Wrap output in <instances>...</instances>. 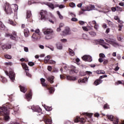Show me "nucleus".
I'll return each mask as SVG.
<instances>
[{
    "label": "nucleus",
    "instance_id": "nucleus-47",
    "mask_svg": "<svg viewBox=\"0 0 124 124\" xmlns=\"http://www.w3.org/2000/svg\"><path fill=\"white\" fill-rule=\"evenodd\" d=\"M53 20H55V17H52V19H47V20L50 22V23H51L52 24H54V21H53Z\"/></svg>",
    "mask_w": 124,
    "mask_h": 124
},
{
    "label": "nucleus",
    "instance_id": "nucleus-25",
    "mask_svg": "<svg viewBox=\"0 0 124 124\" xmlns=\"http://www.w3.org/2000/svg\"><path fill=\"white\" fill-rule=\"evenodd\" d=\"M26 98L27 101H30L31 99V93H30L26 95Z\"/></svg>",
    "mask_w": 124,
    "mask_h": 124
},
{
    "label": "nucleus",
    "instance_id": "nucleus-46",
    "mask_svg": "<svg viewBox=\"0 0 124 124\" xmlns=\"http://www.w3.org/2000/svg\"><path fill=\"white\" fill-rule=\"evenodd\" d=\"M5 58L6 59H10L12 57L11 55H9V54H6V55H5Z\"/></svg>",
    "mask_w": 124,
    "mask_h": 124
},
{
    "label": "nucleus",
    "instance_id": "nucleus-6",
    "mask_svg": "<svg viewBox=\"0 0 124 124\" xmlns=\"http://www.w3.org/2000/svg\"><path fill=\"white\" fill-rule=\"evenodd\" d=\"M7 108L8 109H10V110L14 111V112H13V114H16V112H17L19 109H17V108L18 106H15V104L14 103L9 104L7 106Z\"/></svg>",
    "mask_w": 124,
    "mask_h": 124
},
{
    "label": "nucleus",
    "instance_id": "nucleus-43",
    "mask_svg": "<svg viewBox=\"0 0 124 124\" xmlns=\"http://www.w3.org/2000/svg\"><path fill=\"white\" fill-rule=\"evenodd\" d=\"M47 63H49L50 64H55L56 63V61L53 60H49Z\"/></svg>",
    "mask_w": 124,
    "mask_h": 124
},
{
    "label": "nucleus",
    "instance_id": "nucleus-20",
    "mask_svg": "<svg viewBox=\"0 0 124 124\" xmlns=\"http://www.w3.org/2000/svg\"><path fill=\"white\" fill-rule=\"evenodd\" d=\"M55 78V77L54 76H50L47 78V80L48 81V82H50L51 84H53L54 83V79Z\"/></svg>",
    "mask_w": 124,
    "mask_h": 124
},
{
    "label": "nucleus",
    "instance_id": "nucleus-24",
    "mask_svg": "<svg viewBox=\"0 0 124 124\" xmlns=\"http://www.w3.org/2000/svg\"><path fill=\"white\" fill-rule=\"evenodd\" d=\"M56 47L58 50H62V45L60 42L57 43Z\"/></svg>",
    "mask_w": 124,
    "mask_h": 124
},
{
    "label": "nucleus",
    "instance_id": "nucleus-2",
    "mask_svg": "<svg viewBox=\"0 0 124 124\" xmlns=\"http://www.w3.org/2000/svg\"><path fill=\"white\" fill-rule=\"evenodd\" d=\"M8 115H9V110H7L6 107L0 108V116H4V119L6 122L10 119Z\"/></svg>",
    "mask_w": 124,
    "mask_h": 124
},
{
    "label": "nucleus",
    "instance_id": "nucleus-52",
    "mask_svg": "<svg viewBox=\"0 0 124 124\" xmlns=\"http://www.w3.org/2000/svg\"><path fill=\"white\" fill-rule=\"evenodd\" d=\"M116 9L117 10V11H120L122 12L123 11V8L120 7H116Z\"/></svg>",
    "mask_w": 124,
    "mask_h": 124
},
{
    "label": "nucleus",
    "instance_id": "nucleus-36",
    "mask_svg": "<svg viewBox=\"0 0 124 124\" xmlns=\"http://www.w3.org/2000/svg\"><path fill=\"white\" fill-rule=\"evenodd\" d=\"M9 24H10V25H12V26H16V22H13L12 20L11 19H9L8 21Z\"/></svg>",
    "mask_w": 124,
    "mask_h": 124
},
{
    "label": "nucleus",
    "instance_id": "nucleus-17",
    "mask_svg": "<svg viewBox=\"0 0 124 124\" xmlns=\"http://www.w3.org/2000/svg\"><path fill=\"white\" fill-rule=\"evenodd\" d=\"M44 120L46 124H52V120L48 118L47 116L44 117Z\"/></svg>",
    "mask_w": 124,
    "mask_h": 124
},
{
    "label": "nucleus",
    "instance_id": "nucleus-8",
    "mask_svg": "<svg viewBox=\"0 0 124 124\" xmlns=\"http://www.w3.org/2000/svg\"><path fill=\"white\" fill-rule=\"evenodd\" d=\"M106 42H108V43H109V44H111V45H112L114 47H117V46H119V44L117 43L115 39H106Z\"/></svg>",
    "mask_w": 124,
    "mask_h": 124
},
{
    "label": "nucleus",
    "instance_id": "nucleus-3",
    "mask_svg": "<svg viewBox=\"0 0 124 124\" xmlns=\"http://www.w3.org/2000/svg\"><path fill=\"white\" fill-rule=\"evenodd\" d=\"M3 8L6 14H12L13 13L12 9H11V6H10L9 3L7 2L5 3Z\"/></svg>",
    "mask_w": 124,
    "mask_h": 124
},
{
    "label": "nucleus",
    "instance_id": "nucleus-63",
    "mask_svg": "<svg viewBox=\"0 0 124 124\" xmlns=\"http://www.w3.org/2000/svg\"><path fill=\"white\" fill-rule=\"evenodd\" d=\"M102 27L103 29H106L107 28V25L105 23L102 24Z\"/></svg>",
    "mask_w": 124,
    "mask_h": 124
},
{
    "label": "nucleus",
    "instance_id": "nucleus-49",
    "mask_svg": "<svg viewBox=\"0 0 124 124\" xmlns=\"http://www.w3.org/2000/svg\"><path fill=\"white\" fill-rule=\"evenodd\" d=\"M28 65L30 66H33V65H34V63L33 62H28Z\"/></svg>",
    "mask_w": 124,
    "mask_h": 124
},
{
    "label": "nucleus",
    "instance_id": "nucleus-26",
    "mask_svg": "<svg viewBox=\"0 0 124 124\" xmlns=\"http://www.w3.org/2000/svg\"><path fill=\"white\" fill-rule=\"evenodd\" d=\"M81 10H82V11H90L91 9H90L89 6H86L85 7L82 6L81 7Z\"/></svg>",
    "mask_w": 124,
    "mask_h": 124
},
{
    "label": "nucleus",
    "instance_id": "nucleus-60",
    "mask_svg": "<svg viewBox=\"0 0 124 124\" xmlns=\"http://www.w3.org/2000/svg\"><path fill=\"white\" fill-rule=\"evenodd\" d=\"M91 7L94 9V10H98V9H97L96 8H95V7L94 6V5H91Z\"/></svg>",
    "mask_w": 124,
    "mask_h": 124
},
{
    "label": "nucleus",
    "instance_id": "nucleus-22",
    "mask_svg": "<svg viewBox=\"0 0 124 124\" xmlns=\"http://www.w3.org/2000/svg\"><path fill=\"white\" fill-rule=\"evenodd\" d=\"M24 33L25 37H28L30 35V31H29V29H25Z\"/></svg>",
    "mask_w": 124,
    "mask_h": 124
},
{
    "label": "nucleus",
    "instance_id": "nucleus-31",
    "mask_svg": "<svg viewBox=\"0 0 124 124\" xmlns=\"http://www.w3.org/2000/svg\"><path fill=\"white\" fill-rule=\"evenodd\" d=\"M19 88L20 91L22 92V93H25L27 92V88H26L25 87L20 86Z\"/></svg>",
    "mask_w": 124,
    "mask_h": 124
},
{
    "label": "nucleus",
    "instance_id": "nucleus-41",
    "mask_svg": "<svg viewBox=\"0 0 124 124\" xmlns=\"http://www.w3.org/2000/svg\"><path fill=\"white\" fill-rule=\"evenodd\" d=\"M70 74H73V73H78V70L76 69L71 70L70 71Z\"/></svg>",
    "mask_w": 124,
    "mask_h": 124
},
{
    "label": "nucleus",
    "instance_id": "nucleus-61",
    "mask_svg": "<svg viewBox=\"0 0 124 124\" xmlns=\"http://www.w3.org/2000/svg\"><path fill=\"white\" fill-rule=\"evenodd\" d=\"M116 10H117V8L116 7L111 8V11H112L113 12H115V11H116Z\"/></svg>",
    "mask_w": 124,
    "mask_h": 124
},
{
    "label": "nucleus",
    "instance_id": "nucleus-30",
    "mask_svg": "<svg viewBox=\"0 0 124 124\" xmlns=\"http://www.w3.org/2000/svg\"><path fill=\"white\" fill-rule=\"evenodd\" d=\"M67 80H69L70 81H75L76 80V78L74 77H70L69 76H67Z\"/></svg>",
    "mask_w": 124,
    "mask_h": 124
},
{
    "label": "nucleus",
    "instance_id": "nucleus-56",
    "mask_svg": "<svg viewBox=\"0 0 124 124\" xmlns=\"http://www.w3.org/2000/svg\"><path fill=\"white\" fill-rule=\"evenodd\" d=\"M46 47L47 48H48L49 49H50V50H51V51H54V50H55V48H54V47H53V46H46Z\"/></svg>",
    "mask_w": 124,
    "mask_h": 124
},
{
    "label": "nucleus",
    "instance_id": "nucleus-32",
    "mask_svg": "<svg viewBox=\"0 0 124 124\" xmlns=\"http://www.w3.org/2000/svg\"><path fill=\"white\" fill-rule=\"evenodd\" d=\"M0 30H1L2 31H4V30H5V26L1 21H0Z\"/></svg>",
    "mask_w": 124,
    "mask_h": 124
},
{
    "label": "nucleus",
    "instance_id": "nucleus-28",
    "mask_svg": "<svg viewBox=\"0 0 124 124\" xmlns=\"http://www.w3.org/2000/svg\"><path fill=\"white\" fill-rule=\"evenodd\" d=\"M22 65L23 67V68L25 70V71H29V67H28V65H27V64L25 63H22Z\"/></svg>",
    "mask_w": 124,
    "mask_h": 124
},
{
    "label": "nucleus",
    "instance_id": "nucleus-1",
    "mask_svg": "<svg viewBox=\"0 0 124 124\" xmlns=\"http://www.w3.org/2000/svg\"><path fill=\"white\" fill-rule=\"evenodd\" d=\"M42 31L45 35V39L49 40L54 38V31L53 29L45 28L43 29Z\"/></svg>",
    "mask_w": 124,
    "mask_h": 124
},
{
    "label": "nucleus",
    "instance_id": "nucleus-15",
    "mask_svg": "<svg viewBox=\"0 0 124 124\" xmlns=\"http://www.w3.org/2000/svg\"><path fill=\"white\" fill-rule=\"evenodd\" d=\"M31 38L32 41H36L41 38V36H39L36 33H33L31 36Z\"/></svg>",
    "mask_w": 124,
    "mask_h": 124
},
{
    "label": "nucleus",
    "instance_id": "nucleus-35",
    "mask_svg": "<svg viewBox=\"0 0 124 124\" xmlns=\"http://www.w3.org/2000/svg\"><path fill=\"white\" fill-rule=\"evenodd\" d=\"M31 11H27V18H31Z\"/></svg>",
    "mask_w": 124,
    "mask_h": 124
},
{
    "label": "nucleus",
    "instance_id": "nucleus-29",
    "mask_svg": "<svg viewBox=\"0 0 124 124\" xmlns=\"http://www.w3.org/2000/svg\"><path fill=\"white\" fill-rule=\"evenodd\" d=\"M50 59L51 56L50 55H47V56H46L44 60L45 63H48V62H49V61H50L49 60Z\"/></svg>",
    "mask_w": 124,
    "mask_h": 124
},
{
    "label": "nucleus",
    "instance_id": "nucleus-37",
    "mask_svg": "<svg viewBox=\"0 0 124 124\" xmlns=\"http://www.w3.org/2000/svg\"><path fill=\"white\" fill-rule=\"evenodd\" d=\"M57 13L59 17V18L61 19V20H62V19H63V16L62 15V14H61L60 11H57Z\"/></svg>",
    "mask_w": 124,
    "mask_h": 124
},
{
    "label": "nucleus",
    "instance_id": "nucleus-54",
    "mask_svg": "<svg viewBox=\"0 0 124 124\" xmlns=\"http://www.w3.org/2000/svg\"><path fill=\"white\" fill-rule=\"evenodd\" d=\"M57 7H59V8H64V7H65V6L63 5H57Z\"/></svg>",
    "mask_w": 124,
    "mask_h": 124
},
{
    "label": "nucleus",
    "instance_id": "nucleus-12",
    "mask_svg": "<svg viewBox=\"0 0 124 124\" xmlns=\"http://www.w3.org/2000/svg\"><path fill=\"white\" fill-rule=\"evenodd\" d=\"M13 34L14 36L12 35H11L9 33H6L5 35V36H6V37H10L11 39H13V40H16L17 38V34L16 33V31H13Z\"/></svg>",
    "mask_w": 124,
    "mask_h": 124
},
{
    "label": "nucleus",
    "instance_id": "nucleus-40",
    "mask_svg": "<svg viewBox=\"0 0 124 124\" xmlns=\"http://www.w3.org/2000/svg\"><path fill=\"white\" fill-rule=\"evenodd\" d=\"M13 6L14 7H15V8H14V11H15V12H17V11H18V5L15 4H14V5H13Z\"/></svg>",
    "mask_w": 124,
    "mask_h": 124
},
{
    "label": "nucleus",
    "instance_id": "nucleus-9",
    "mask_svg": "<svg viewBox=\"0 0 124 124\" xmlns=\"http://www.w3.org/2000/svg\"><path fill=\"white\" fill-rule=\"evenodd\" d=\"M107 117L108 119V120H109V121H113V124H119V118L117 117L114 118V116L113 115H107Z\"/></svg>",
    "mask_w": 124,
    "mask_h": 124
},
{
    "label": "nucleus",
    "instance_id": "nucleus-44",
    "mask_svg": "<svg viewBox=\"0 0 124 124\" xmlns=\"http://www.w3.org/2000/svg\"><path fill=\"white\" fill-rule=\"evenodd\" d=\"M83 115H84V116H87L89 118H92V114L86 112L83 113Z\"/></svg>",
    "mask_w": 124,
    "mask_h": 124
},
{
    "label": "nucleus",
    "instance_id": "nucleus-58",
    "mask_svg": "<svg viewBox=\"0 0 124 124\" xmlns=\"http://www.w3.org/2000/svg\"><path fill=\"white\" fill-rule=\"evenodd\" d=\"M86 22L83 21H79V24L81 25V26H83Z\"/></svg>",
    "mask_w": 124,
    "mask_h": 124
},
{
    "label": "nucleus",
    "instance_id": "nucleus-57",
    "mask_svg": "<svg viewBox=\"0 0 124 124\" xmlns=\"http://www.w3.org/2000/svg\"><path fill=\"white\" fill-rule=\"evenodd\" d=\"M119 29L118 31H122V28H123V24H120V25L119 24Z\"/></svg>",
    "mask_w": 124,
    "mask_h": 124
},
{
    "label": "nucleus",
    "instance_id": "nucleus-55",
    "mask_svg": "<svg viewBox=\"0 0 124 124\" xmlns=\"http://www.w3.org/2000/svg\"><path fill=\"white\" fill-rule=\"evenodd\" d=\"M69 15H71V16H72V17H76V15L75 14H73V13L71 12H69L68 13Z\"/></svg>",
    "mask_w": 124,
    "mask_h": 124
},
{
    "label": "nucleus",
    "instance_id": "nucleus-21",
    "mask_svg": "<svg viewBox=\"0 0 124 124\" xmlns=\"http://www.w3.org/2000/svg\"><path fill=\"white\" fill-rule=\"evenodd\" d=\"M45 4H46V5H47V6H48V7H49V8H51V9H54V8H55L54 7V4H53V3H52L45 2Z\"/></svg>",
    "mask_w": 124,
    "mask_h": 124
},
{
    "label": "nucleus",
    "instance_id": "nucleus-64",
    "mask_svg": "<svg viewBox=\"0 0 124 124\" xmlns=\"http://www.w3.org/2000/svg\"><path fill=\"white\" fill-rule=\"evenodd\" d=\"M103 63L104 64H107L108 63V60H104Z\"/></svg>",
    "mask_w": 124,
    "mask_h": 124
},
{
    "label": "nucleus",
    "instance_id": "nucleus-34",
    "mask_svg": "<svg viewBox=\"0 0 124 124\" xmlns=\"http://www.w3.org/2000/svg\"><path fill=\"white\" fill-rule=\"evenodd\" d=\"M69 52L70 56H73L75 55V53H74V51H73V50H72V49L70 48L69 49Z\"/></svg>",
    "mask_w": 124,
    "mask_h": 124
},
{
    "label": "nucleus",
    "instance_id": "nucleus-11",
    "mask_svg": "<svg viewBox=\"0 0 124 124\" xmlns=\"http://www.w3.org/2000/svg\"><path fill=\"white\" fill-rule=\"evenodd\" d=\"M107 77V75H106L100 76L99 79H97L94 81V85H95V86H97L99 85V84H101V83H102L103 81L101 79H103V78H106Z\"/></svg>",
    "mask_w": 124,
    "mask_h": 124
},
{
    "label": "nucleus",
    "instance_id": "nucleus-19",
    "mask_svg": "<svg viewBox=\"0 0 124 124\" xmlns=\"http://www.w3.org/2000/svg\"><path fill=\"white\" fill-rule=\"evenodd\" d=\"M69 31L70 29L68 27H66L63 31V35H66V34H69Z\"/></svg>",
    "mask_w": 124,
    "mask_h": 124
},
{
    "label": "nucleus",
    "instance_id": "nucleus-13",
    "mask_svg": "<svg viewBox=\"0 0 124 124\" xmlns=\"http://www.w3.org/2000/svg\"><path fill=\"white\" fill-rule=\"evenodd\" d=\"M82 59L85 62H93V58L90 55H85L82 57Z\"/></svg>",
    "mask_w": 124,
    "mask_h": 124
},
{
    "label": "nucleus",
    "instance_id": "nucleus-38",
    "mask_svg": "<svg viewBox=\"0 0 124 124\" xmlns=\"http://www.w3.org/2000/svg\"><path fill=\"white\" fill-rule=\"evenodd\" d=\"M89 34H90V35H91V36H95V35H96V33L95 32H94V31H91L90 32H89Z\"/></svg>",
    "mask_w": 124,
    "mask_h": 124
},
{
    "label": "nucleus",
    "instance_id": "nucleus-39",
    "mask_svg": "<svg viewBox=\"0 0 124 124\" xmlns=\"http://www.w3.org/2000/svg\"><path fill=\"white\" fill-rule=\"evenodd\" d=\"M35 33H36V34H37L38 35H39V36H41V33H40V31L39 30V29H37L35 31Z\"/></svg>",
    "mask_w": 124,
    "mask_h": 124
},
{
    "label": "nucleus",
    "instance_id": "nucleus-16",
    "mask_svg": "<svg viewBox=\"0 0 124 124\" xmlns=\"http://www.w3.org/2000/svg\"><path fill=\"white\" fill-rule=\"evenodd\" d=\"M78 122H80L81 124H85V123L86 122V120L84 118H80L78 116L75 120V123H78Z\"/></svg>",
    "mask_w": 124,
    "mask_h": 124
},
{
    "label": "nucleus",
    "instance_id": "nucleus-10",
    "mask_svg": "<svg viewBox=\"0 0 124 124\" xmlns=\"http://www.w3.org/2000/svg\"><path fill=\"white\" fill-rule=\"evenodd\" d=\"M40 15L41 16L40 19L42 21H46V15H47V12L46 11L42 10L40 12Z\"/></svg>",
    "mask_w": 124,
    "mask_h": 124
},
{
    "label": "nucleus",
    "instance_id": "nucleus-42",
    "mask_svg": "<svg viewBox=\"0 0 124 124\" xmlns=\"http://www.w3.org/2000/svg\"><path fill=\"white\" fill-rule=\"evenodd\" d=\"M114 19L115 20H117L118 21V22L120 24H122V23H123V22H122V21L120 20V19H119V17L118 16H114Z\"/></svg>",
    "mask_w": 124,
    "mask_h": 124
},
{
    "label": "nucleus",
    "instance_id": "nucleus-62",
    "mask_svg": "<svg viewBox=\"0 0 124 124\" xmlns=\"http://www.w3.org/2000/svg\"><path fill=\"white\" fill-rule=\"evenodd\" d=\"M86 74H87V75H92V74H93V73H92V72L90 71H86Z\"/></svg>",
    "mask_w": 124,
    "mask_h": 124
},
{
    "label": "nucleus",
    "instance_id": "nucleus-27",
    "mask_svg": "<svg viewBox=\"0 0 124 124\" xmlns=\"http://www.w3.org/2000/svg\"><path fill=\"white\" fill-rule=\"evenodd\" d=\"M78 82L79 84H81V83H86V82H88V78H85L83 79H78Z\"/></svg>",
    "mask_w": 124,
    "mask_h": 124
},
{
    "label": "nucleus",
    "instance_id": "nucleus-59",
    "mask_svg": "<svg viewBox=\"0 0 124 124\" xmlns=\"http://www.w3.org/2000/svg\"><path fill=\"white\" fill-rule=\"evenodd\" d=\"M104 109H109V106L108 105V104H106L104 105Z\"/></svg>",
    "mask_w": 124,
    "mask_h": 124
},
{
    "label": "nucleus",
    "instance_id": "nucleus-51",
    "mask_svg": "<svg viewBox=\"0 0 124 124\" xmlns=\"http://www.w3.org/2000/svg\"><path fill=\"white\" fill-rule=\"evenodd\" d=\"M60 41L63 43H65V42H67V40L66 39H62L60 40Z\"/></svg>",
    "mask_w": 124,
    "mask_h": 124
},
{
    "label": "nucleus",
    "instance_id": "nucleus-4",
    "mask_svg": "<svg viewBox=\"0 0 124 124\" xmlns=\"http://www.w3.org/2000/svg\"><path fill=\"white\" fill-rule=\"evenodd\" d=\"M41 83L43 87H46L47 88V90L49 91V93H53L55 92V89L54 88V87H50V88H48V85H47V84H46V83H45V79L41 78Z\"/></svg>",
    "mask_w": 124,
    "mask_h": 124
},
{
    "label": "nucleus",
    "instance_id": "nucleus-33",
    "mask_svg": "<svg viewBox=\"0 0 124 124\" xmlns=\"http://www.w3.org/2000/svg\"><path fill=\"white\" fill-rule=\"evenodd\" d=\"M44 108H45V109H46V111H48V112L50 111H52V107H48V106L44 105Z\"/></svg>",
    "mask_w": 124,
    "mask_h": 124
},
{
    "label": "nucleus",
    "instance_id": "nucleus-53",
    "mask_svg": "<svg viewBox=\"0 0 124 124\" xmlns=\"http://www.w3.org/2000/svg\"><path fill=\"white\" fill-rule=\"evenodd\" d=\"M69 6H70V7H75V6H76L74 3H70L69 4Z\"/></svg>",
    "mask_w": 124,
    "mask_h": 124
},
{
    "label": "nucleus",
    "instance_id": "nucleus-18",
    "mask_svg": "<svg viewBox=\"0 0 124 124\" xmlns=\"http://www.w3.org/2000/svg\"><path fill=\"white\" fill-rule=\"evenodd\" d=\"M1 48L2 50H7L8 49H11V45L10 44L3 45L1 46Z\"/></svg>",
    "mask_w": 124,
    "mask_h": 124
},
{
    "label": "nucleus",
    "instance_id": "nucleus-7",
    "mask_svg": "<svg viewBox=\"0 0 124 124\" xmlns=\"http://www.w3.org/2000/svg\"><path fill=\"white\" fill-rule=\"evenodd\" d=\"M98 42L100 45L105 48V49H108V48H110V45L104 42V40L100 39L98 40Z\"/></svg>",
    "mask_w": 124,
    "mask_h": 124
},
{
    "label": "nucleus",
    "instance_id": "nucleus-14",
    "mask_svg": "<svg viewBox=\"0 0 124 124\" xmlns=\"http://www.w3.org/2000/svg\"><path fill=\"white\" fill-rule=\"evenodd\" d=\"M32 110L33 111H34V112H37L38 113H41V108H40V107H39V106H33L31 107Z\"/></svg>",
    "mask_w": 124,
    "mask_h": 124
},
{
    "label": "nucleus",
    "instance_id": "nucleus-45",
    "mask_svg": "<svg viewBox=\"0 0 124 124\" xmlns=\"http://www.w3.org/2000/svg\"><path fill=\"white\" fill-rule=\"evenodd\" d=\"M96 7L98 8V9H104V8L103 7V6H101L100 5L96 4Z\"/></svg>",
    "mask_w": 124,
    "mask_h": 124
},
{
    "label": "nucleus",
    "instance_id": "nucleus-23",
    "mask_svg": "<svg viewBox=\"0 0 124 124\" xmlns=\"http://www.w3.org/2000/svg\"><path fill=\"white\" fill-rule=\"evenodd\" d=\"M82 29L85 31H91V30H93V28L90 26L82 27Z\"/></svg>",
    "mask_w": 124,
    "mask_h": 124
},
{
    "label": "nucleus",
    "instance_id": "nucleus-5",
    "mask_svg": "<svg viewBox=\"0 0 124 124\" xmlns=\"http://www.w3.org/2000/svg\"><path fill=\"white\" fill-rule=\"evenodd\" d=\"M5 73L6 75L9 76L12 82H14V79H15V73H14L13 70L10 69L9 73L7 71H5Z\"/></svg>",
    "mask_w": 124,
    "mask_h": 124
},
{
    "label": "nucleus",
    "instance_id": "nucleus-50",
    "mask_svg": "<svg viewBox=\"0 0 124 124\" xmlns=\"http://www.w3.org/2000/svg\"><path fill=\"white\" fill-rule=\"evenodd\" d=\"M99 57L101 58H102V59H104V58H105V55H104L103 53H100L99 54Z\"/></svg>",
    "mask_w": 124,
    "mask_h": 124
},
{
    "label": "nucleus",
    "instance_id": "nucleus-48",
    "mask_svg": "<svg viewBox=\"0 0 124 124\" xmlns=\"http://www.w3.org/2000/svg\"><path fill=\"white\" fill-rule=\"evenodd\" d=\"M98 28H99V25L98 24H95L94 26V29H95L96 31H97V30H98Z\"/></svg>",
    "mask_w": 124,
    "mask_h": 124
}]
</instances>
